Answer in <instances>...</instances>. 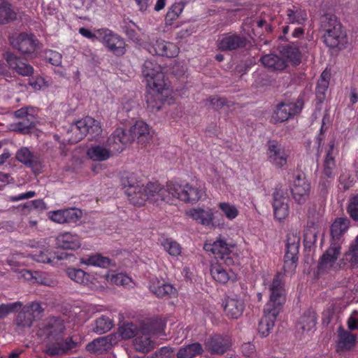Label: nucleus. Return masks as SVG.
Wrapping results in <instances>:
<instances>
[{
	"mask_svg": "<svg viewBox=\"0 0 358 358\" xmlns=\"http://www.w3.org/2000/svg\"><path fill=\"white\" fill-rule=\"evenodd\" d=\"M269 300L264 309V315L259 322L258 331L266 337L275 324V320L286 301V292L281 275L277 273L268 287Z\"/></svg>",
	"mask_w": 358,
	"mask_h": 358,
	"instance_id": "f257e3e1",
	"label": "nucleus"
},
{
	"mask_svg": "<svg viewBox=\"0 0 358 358\" xmlns=\"http://www.w3.org/2000/svg\"><path fill=\"white\" fill-rule=\"evenodd\" d=\"M65 326L62 320L52 318L41 329V334L47 339L45 352L52 357L66 354L76 347L77 342L73 337L63 338Z\"/></svg>",
	"mask_w": 358,
	"mask_h": 358,
	"instance_id": "f03ea898",
	"label": "nucleus"
},
{
	"mask_svg": "<svg viewBox=\"0 0 358 358\" xmlns=\"http://www.w3.org/2000/svg\"><path fill=\"white\" fill-rule=\"evenodd\" d=\"M171 185L173 184H169L167 187L165 188L157 182H148L146 186L143 185L141 194L137 196V199L142 200V205L146 199L154 203H159V201L169 202L172 197Z\"/></svg>",
	"mask_w": 358,
	"mask_h": 358,
	"instance_id": "7ed1b4c3",
	"label": "nucleus"
},
{
	"mask_svg": "<svg viewBox=\"0 0 358 358\" xmlns=\"http://www.w3.org/2000/svg\"><path fill=\"white\" fill-rule=\"evenodd\" d=\"M300 236L298 233H289L286 240V250L284 257V271L285 273L292 274L298 261Z\"/></svg>",
	"mask_w": 358,
	"mask_h": 358,
	"instance_id": "20e7f679",
	"label": "nucleus"
},
{
	"mask_svg": "<svg viewBox=\"0 0 358 358\" xmlns=\"http://www.w3.org/2000/svg\"><path fill=\"white\" fill-rule=\"evenodd\" d=\"M157 331L151 324H146L139 328L137 334L133 339V346L136 351L141 353H148L156 346L152 336L156 334Z\"/></svg>",
	"mask_w": 358,
	"mask_h": 358,
	"instance_id": "39448f33",
	"label": "nucleus"
},
{
	"mask_svg": "<svg viewBox=\"0 0 358 358\" xmlns=\"http://www.w3.org/2000/svg\"><path fill=\"white\" fill-rule=\"evenodd\" d=\"M14 117L18 120L17 122L11 124L14 131L22 134H28L36 125V117L32 107H23L15 110Z\"/></svg>",
	"mask_w": 358,
	"mask_h": 358,
	"instance_id": "423d86ee",
	"label": "nucleus"
},
{
	"mask_svg": "<svg viewBox=\"0 0 358 358\" xmlns=\"http://www.w3.org/2000/svg\"><path fill=\"white\" fill-rule=\"evenodd\" d=\"M142 73L147 81L148 87H165L164 73L160 65L152 60L145 61Z\"/></svg>",
	"mask_w": 358,
	"mask_h": 358,
	"instance_id": "0eeeda50",
	"label": "nucleus"
},
{
	"mask_svg": "<svg viewBox=\"0 0 358 358\" xmlns=\"http://www.w3.org/2000/svg\"><path fill=\"white\" fill-rule=\"evenodd\" d=\"M289 189L294 200L298 204H303L309 199L310 185L304 176L301 174L293 176Z\"/></svg>",
	"mask_w": 358,
	"mask_h": 358,
	"instance_id": "6e6552de",
	"label": "nucleus"
},
{
	"mask_svg": "<svg viewBox=\"0 0 358 358\" xmlns=\"http://www.w3.org/2000/svg\"><path fill=\"white\" fill-rule=\"evenodd\" d=\"M303 106V101L301 99H298L296 102H281L278 104L272 115V120L274 123L285 122L299 114Z\"/></svg>",
	"mask_w": 358,
	"mask_h": 358,
	"instance_id": "1a4fd4ad",
	"label": "nucleus"
},
{
	"mask_svg": "<svg viewBox=\"0 0 358 358\" xmlns=\"http://www.w3.org/2000/svg\"><path fill=\"white\" fill-rule=\"evenodd\" d=\"M233 245H229L224 240H217L213 243H206L204 249L211 252L215 258L223 264L231 266L234 264L233 258L231 257Z\"/></svg>",
	"mask_w": 358,
	"mask_h": 358,
	"instance_id": "9d476101",
	"label": "nucleus"
},
{
	"mask_svg": "<svg viewBox=\"0 0 358 358\" xmlns=\"http://www.w3.org/2000/svg\"><path fill=\"white\" fill-rule=\"evenodd\" d=\"M101 42L108 51L116 56H122L126 52V44L124 38L109 29L99 31Z\"/></svg>",
	"mask_w": 358,
	"mask_h": 358,
	"instance_id": "9b49d317",
	"label": "nucleus"
},
{
	"mask_svg": "<svg viewBox=\"0 0 358 358\" xmlns=\"http://www.w3.org/2000/svg\"><path fill=\"white\" fill-rule=\"evenodd\" d=\"M274 216L278 220H284L289 215V196L286 188L278 185L273 194Z\"/></svg>",
	"mask_w": 358,
	"mask_h": 358,
	"instance_id": "f8f14e48",
	"label": "nucleus"
},
{
	"mask_svg": "<svg viewBox=\"0 0 358 358\" xmlns=\"http://www.w3.org/2000/svg\"><path fill=\"white\" fill-rule=\"evenodd\" d=\"M121 182L124 188L126 189L125 194L130 202L136 206H142V200L137 199V196L141 194L143 185L137 181L135 175L132 173H124L121 178Z\"/></svg>",
	"mask_w": 358,
	"mask_h": 358,
	"instance_id": "ddd939ff",
	"label": "nucleus"
},
{
	"mask_svg": "<svg viewBox=\"0 0 358 358\" xmlns=\"http://www.w3.org/2000/svg\"><path fill=\"white\" fill-rule=\"evenodd\" d=\"M268 161L278 168L284 166L287 162L288 153L276 140H269L266 143Z\"/></svg>",
	"mask_w": 358,
	"mask_h": 358,
	"instance_id": "4468645a",
	"label": "nucleus"
},
{
	"mask_svg": "<svg viewBox=\"0 0 358 358\" xmlns=\"http://www.w3.org/2000/svg\"><path fill=\"white\" fill-rule=\"evenodd\" d=\"M232 345L231 337L228 335L214 334L205 343L206 350L212 355H222L229 350Z\"/></svg>",
	"mask_w": 358,
	"mask_h": 358,
	"instance_id": "2eb2a0df",
	"label": "nucleus"
},
{
	"mask_svg": "<svg viewBox=\"0 0 358 358\" xmlns=\"http://www.w3.org/2000/svg\"><path fill=\"white\" fill-rule=\"evenodd\" d=\"M12 46L22 54H30L35 51L38 40L32 34L21 33L10 38Z\"/></svg>",
	"mask_w": 358,
	"mask_h": 358,
	"instance_id": "dca6fc26",
	"label": "nucleus"
},
{
	"mask_svg": "<svg viewBox=\"0 0 358 358\" xmlns=\"http://www.w3.org/2000/svg\"><path fill=\"white\" fill-rule=\"evenodd\" d=\"M132 143V137L129 131L122 128H117L108 138L107 145L114 152H121L125 148Z\"/></svg>",
	"mask_w": 358,
	"mask_h": 358,
	"instance_id": "f3484780",
	"label": "nucleus"
},
{
	"mask_svg": "<svg viewBox=\"0 0 358 358\" xmlns=\"http://www.w3.org/2000/svg\"><path fill=\"white\" fill-rule=\"evenodd\" d=\"M172 192V197H176L185 202H195L199 201L201 197V192L197 188L187 184L181 186L178 184L171 185Z\"/></svg>",
	"mask_w": 358,
	"mask_h": 358,
	"instance_id": "a211bd4d",
	"label": "nucleus"
},
{
	"mask_svg": "<svg viewBox=\"0 0 358 358\" xmlns=\"http://www.w3.org/2000/svg\"><path fill=\"white\" fill-rule=\"evenodd\" d=\"M66 273L74 282L87 286L92 289L98 290L104 288L99 283L96 278L82 269L69 268L66 270Z\"/></svg>",
	"mask_w": 358,
	"mask_h": 358,
	"instance_id": "6ab92c4d",
	"label": "nucleus"
},
{
	"mask_svg": "<svg viewBox=\"0 0 358 358\" xmlns=\"http://www.w3.org/2000/svg\"><path fill=\"white\" fill-rule=\"evenodd\" d=\"M117 343V336L115 334H109L94 339L86 345V350L90 353L101 355L110 350Z\"/></svg>",
	"mask_w": 358,
	"mask_h": 358,
	"instance_id": "aec40b11",
	"label": "nucleus"
},
{
	"mask_svg": "<svg viewBox=\"0 0 358 358\" xmlns=\"http://www.w3.org/2000/svg\"><path fill=\"white\" fill-rule=\"evenodd\" d=\"M248 40L238 34H225L217 41V48L222 51H232L246 46Z\"/></svg>",
	"mask_w": 358,
	"mask_h": 358,
	"instance_id": "412c9836",
	"label": "nucleus"
},
{
	"mask_svg": "<svg viewBox=\"0 0 358 358\" xmlns=\"http://www.w3.org/2000/svg\"><path fill=\"white\" fill-rule=\"evenodd\" d=\"M148 50L152 55L169 58L174 57L178 52V49L173 43L166 42L162 39H157L151 43Z\"/></svg>",
	"mask_w": 358,
	"mask_h": 358,
	"instance_id": "4be33fe9",
	"label": "nucleus"
},
{
	"mask_svg": "<svg viewBox=\"0 0 358 358\" xmlns=\"http://www.w3.org/2000/svg\"><path fill=\"white\" fill-rule=\"evenodd\" d=\"M4 58L9 67L17 74L22 76H30L32 75L34 68L14 53L7 52L4 55Z\"/></svg>",
	"mask_w": 358,
	"mask_h": 358,
	"instance_id": "5701e85b",
	"label": "nucleus"
},
{
	"mask_svg": "<svg viewBox=\"0 0 358 358\" xmlns=\"http://www.w3.org/2000/svg\"><path fill=\"white\" fill-rule=\"evenodd\" d=\"M341 245L338 242H331L330 247L322 256L318 264V270L327 271L334 266L340 255Z\"/></svg>",
	"mask_w": 358,
	"mask_h": 358,
	"instance_id": "b1692460",
	"label": "nucleus"
},
{
	"mask_svg": "<svg viewBox=\"0 0 358 358\" xmlns=\"http://www.w3.org/2000/svg\"><path fill=\"white\" fill-rule=\"evenodd\" d=\"M225 315L230 319H238L244 310V303L237 296H227L222 303Z\"/></svg>",
	"mask_w": 358,
	"mask_h": 358,
	"instance_id": "393cba45",
	"label": "nucleus"
},
{
	"mask_svg": "<svg viewBox=\"0 0 358 358\" xmlns=\"http://www.w3.org/2000/svg\"><path fill=\"white\" fill-rule=\"evenodd\" d=\"M323 42L330 48L344 46L346 42V34L343 26L338 27L321 34Z\"/></svg>",
	"mask_w": 358,
	"mask_h": 358,
	"instance_id": "a878e982",
	"label": "nucleus"
},
{
	"mask_svg": "<svg viewBox=\"0 0 358 358\" xmlns=\"http://www.w3.org/2000/svg\"><path fill=\"white\" fill-rule=\"evenodd\" d=\"M149 91L146 94L147 107L151 112H156L159 110L164 101L165 95L164 94L166 87H148Z\"/></svg>",
	"mask_w": 358,
	"mask_h": 358,
	"instance_id": "bb28decb",
	"label": "nucleus"
},
{
	"mask_svg": "<svg viewBox=\"0 0 358 358\" xmlns=\"http://www.w3.org/2000/svg\"><path fill=\"white\" fill-rule=\"evenodd\" d=\"M57 248L63 250H76L80 248L81 241L80 237L71 232L61 233L55 238Z\"/></svg>",
	"mask_w": 358,
	"mask_h": 358,
	"instance_id": "cd10ccee",
	"label": "nucleus"
},
{
	"mask_svg": "<svg viewBox=\"0 0 358 358\" xmlns=\"http://www.w3.org/2000/svg\"><path fill=\"white\" fill-rule=\"evenodd\" d=\"M337 151L335 149V141L331 140L329 143L328 150L324 161L322 177L325 178H334L336 169L335 157Z\"/></svg>",
	"mask_w": 358,
	"mask_h": 358,
	"instance_id": "c85d7f7f",
	"label": "nucleus"
},
{
	"mask_svg": "<svg viewBox=\"0 0 358 358\" xmlns=\"http://www.w3.org/2000/svg\"><path fill=\"white\" fill-rule=\"evenodd\" d=\"M337 332L336 350L338 352L348 351L355 347L357 341L355 334L345 330L341 326L338 327Z\"/></svg>",
	"mask_w": 358,
	"mask_h": 358,
	"instance_id": "c756f323",
	"label": "nucleus"
},
{
	"mask_svg": "<svg viewBox=\"0 0 358 358\" xmlns=\"http://www.w3.org/2000/svg\"><path fill=\"white\" fill-rule=\"evenodd\" d=\"M188 215L197 223L205 227H214V213L212 209H203L201 208H193L188 212Z\"/></svg>",
	"mask_w": 358,
	"mask_h": 358,
	"instance_id": "7c9ffc66",
	"label": "nucleus"
},
{
	"mask_svg": "<svg viewBox=\"0 0 358 358\" xmlns=\"http://www.w3.org/2000/svg\"><path fill=\"white\" fill-rule=\"evenodd\" d=\"M259 62L271 71H282L287 66L286 60L272 53L262 56Z\"/></svg>",
	"mask_w": 358,
	"mask_h": 358,
	"instance_id": "2f4dec72",
	"label": "nucleus"
},
{
	"mask_svg": "<svg viewBox=\"0 0 358 358\" xmlns=\"http://www.w3.org/2000/svg\"><path fill=\"white\" fill-rule=\"evenodd\" d=\"M319 24L318 30L321 34L342 26L338 17L331 9L321 15Z\"/></svg>",
	"mask_w": 358,
	"mask_h": 358,
	"instance_id": "473e14b6",
	"label": "nucleus"
},
{
	"mask_svg": "<svg viewBox=\"0 0 358 358\" xmlns=\"http://www.w3.org/2000/svg\"><path fill=\"white\" fill-rule=\"evenodd\" d=\"M221 264L222 262H220L211 265L210 274L214 280L222 284L227 282L229 280L235 281L236 275L231 270L228 271L224 268Z\"/></svg>",
	"mask_w": 358,
	"mask_h": 358,
	"instance_id": "72a5a7b5",
	"label": "nucleus"
},
{
	"mask_svg": "<svg viewBox=\"0 0 358 358\" xmlns=\"http://www.w3.org/2000/svg\"><path fill=\"white\" fill-rule=\"evenodd\" d=\"M84 125L83 119L71 124L66 131L67 140L70 143H77L87 135V130Z\"/></svg>",
	"mask_w": 358,
	"mask_h": 358,
	"instance_id": "f704fd0d",
	"label": "nucleus"
},
{
	"mask_svg": "<svg viewBox=\"0 0 358 358\" xmlns=\"http://www.w3.org/2000/svg\"><path fill=\"white\" fill-rule=\"evenodd\" d=\"M113 151L103 145H92L87 150V156L89 159L95 162H103L113 156Z\"/></svg>",
	"mask_w": 358,
	"mask_h": 358,
	"instance_id": "c9c22d12",
	"label": "nucleus"
},
{
	"mask_svg": "<svg viewBox=\"0 0 358 358\" xmlns=\"http://www.w3.org/2000/svg\"><path fill=\"white\" fill-rule=\"evenodd\" d=\"M150 289L157 297L170 296L176 291L172 285L162 282L157 278L151 281Z\"/></svg>",
	"mask_w": 358,
	"mask_h": 358,
	"instance_id": "e433bc0d",
	"label": "nucleus"
},
{
	"mask_svg": "<svg viewBox=\"0 0 358 358\" xmlns=\"http://www.w3.org/2000/svg\"><path fill=\"white\" fill-rule=\"evenodd\" d=\"M350 220L346 217L336 219L331 227L332 242H338L348 229Z\"/></svg>",
	"mask_w": 358,
	"mask_h": 358,
	"instance_id": "4c0bfd02",
	"label": "nucleus"
},
{
	"mask_svg": "<svg viewBox=\"0 0 358 358\" xmlns=\"http://www.w3.org/2000/svg\"><path fill=\"white\" fill-rule=\"evenodd\" d=\"M130 136L132 137V142L136 139L138 142H144L145 138L149 135V128L146 123L143 121H137L129 130Z\"/></svg>",
	"mask_w": 358,
	"mask_h": 358,
	"instance_id": "58836bf2",
	"label": "nucleus"
},
{
	"mask_svg": "<svg viewBox=\"0 0 358 358\" xmlns=\"http://www.w3.org/2000/svg\"><path fill=\"white\" fill-rule=\"evenodd\" d=\"M317 323V317L314 311L308 310L301 317L298 327L302 332L308 331L313 329Z\"/></svg>",
	"mask_w": 358,
	"mask_h": 358,
	"instance_id": "ea45409f",
	"label": "nucleus"
},
{
	"mask_svg": "<svg viewBox=\"0 0 358 358\" xmlns=\"http://www.w3.org/2000/svg\"><path fill=\"white\" fill-rule=\"evenodd\" d=\"M287 15L289 23L303 24L307 20V14L304 10L299 6H292L287 10Z\"/></svg>",
	"mask_w": 358,
	"mask_h": 358,
	"instance_id": "a19ab883",
	"label": "nucleus"
},
{
	"mask_svg": "<svg viewBox=\"0 0 358 358\" xmlns=\"http://www.w3.org/2000/svg\"><path fill=\"white\" fill-rule=\"evenodd\" d=\"M17 160L27 166H33L38 163V158L26 147L17 150L15 155Z\"/></svg>",
	"mask_w": 358,
	"mask_h": 358,
	"instance_id": "79ce46f5",
	"label": "nucleus"
},
{
	"mask_svg": "<svg viewBox=\"0 0 358 358\" xmlns=\"http://www.w3.org/2000/svg\"><path fill=\"white\" fill-rule=\"evenodd\" d=\"M203 350L199 343H194L180 348L178 353V358H194L195 356L201 355Z\"/></svg>",
	"mask_w": 358,
	"mask_h": 358,
	"instance_id": "37998d69",
	"label": "nucleus"
},
{
	"mask_svg": "<svg viewBox=\"0 0 358 358\" xmlns=\"http://www.w3.org/2000/svg\"><path fill=\"white\" fill-rule=\"evenodd\" d=\"M16 19V13L11 5L5 0H0V24H6Z\"/></svg>",
	"mask_w": 358,
	"mask_h": 358,
	"instance_id": "c03bdc74",
	"label": "nucleus"
},
{
	"mask_svg": "<svg viewBox=\"0 0 358 358\" xmlns=\"http://www.w3.org/2000/svg\"><path fill=\"white\" fill-rule=\"evenodd\" d=\"M282 55L288 59L294 65H298L301 62V55L298 48L292 45H285L280 50Z\"/></svg>",
	"mask_w": 358,
	"mask_h": 358,
	"instance_id": "a18cd8bd",
	"label": "nucleus"
},
{
	"mask_svg": "<svg viewBox=\"0 0 358 358\" xmlns=\"http://www.w3.org/2000/svg\"><path fill=\"white\" fill-rule=\"evenodd\" d=\"M345 261L348 262L352 268H358V236L351 243L348 251L345 252Z\"/></svg>",
	"mask_w": 358,
	"mask_h": 358,
	"instance_id": "49530a36",
	"label": "nucleus"
},
{
	"mask_svg": "<svg viewBox=\"0 0 358 358\" xmlns=\"http://www.w3.org/2000/svg\"><path fill=\"white\" fill-rule=\"evenodd\" d=\"M31 258L40 263L51 264L55 258L54 254L48 248L37 250L31 254Z\"/></svg>",
	"mask_w": 358,
	"mask_h": 358,
	"instance_id": "de8ad7c7",
	"label": "nucleus"
},
{
	"mask_svg": "<svg viewBox=\"0 0 358 358\" xmlns=\"http://www.w3.org/2000/svg\"><path fill=\"white\" fill-rule=\"evenodd\" d=\"M110 262L111 261L108 257H103L99 254L81 259V262L83 264L103 268L108 266L110 264Z\"/></svg>",
	"mask_w": 358,
	"mask_h": 358,
	"instance_id": "09e8293b",
	"label": "nucleus"
},
{
	"mask_svg": "<svg viewBox=\"0 0 358 358\" xmlns=\"http://www.w3.org/2000/svg\"><path fill=\"white\" fill-rule=\"evenodd\" d=\"M113 326V320L108 317L103 315L95 320L93 331L101 334L110 331Z\"/></svg>",
	"mask_w": 358,
	"mask_h": 358,
	"instance_id": "8fccbe9b",
	"label": "nucleus"
},
{
	"mask_svg": "<svg viewBox=\"0 0 358 358\" xmlns=\"http://www.w3.org/2000/svg\"><path fill=\"white\" fill-rule=\"evenodd\" d=\"M83 122L87 134H89L92 138L101 134L102 129L98 121L92 117H86L83 118Z\"/></svg>",
	"mask_w": 358,
	"mask_h": 358,
	"instance_id": "3c124183",
	"label": "nucleus"
},
{
	"mask_svg": "<svg viewBox=\"0 0 358 358\" xmlns=\"http://www.w3.org/2000/svg\"><path fill=\"white\" fill-rule=\"evenodd\" d=\"M27 310L23 308L17 315L15 320V324L17 327L24 329L26 327H30L32 325L33 322L36 320L34 316L31 315Z\"/></svg>",
	"mask_w": 358,
	"mask_h": 358,
	"instance_id": "603ef678",
	"label": "nucleus"
},
{
	"mask_svg": "<svg viewBox=\"0 0 358 358\" xmlns=\"http://www.w3.org/2000/svg\"><path fill=\"white\" fill-rule=\"evenodd\" d=\"M138 329L133 323H126L119 327L118 331L122 339L135 338Z\"/></svg>",
	"mask_w": 358,
	"mask_h": 358,
	"instance_id": "864d4df0",
	"label": "nucleus"
},
{
	"mask_svg": "<svg viewBox=\"0 0 358 358\" xmlns=\"http://www.w3.org/2000/svg\"><path fill=\"white\" fill-rule=\"evenodd\" d=\"M218 206L229 220L234 219L238 214L236 207L229 203L221 202L218 204Z\"/></svg>",
	"mask_w": 358,
	"mask_h": 358,
	"instance_id": "5fc2aeb1",
	"label": "nucleus"
},
{
	"mask_svg": "<svg viewBox=\"0 0 358 358\" xmlns=\"http://www.w3.org/2000/svg\"><path fill=\"white\" fill-rule=\"evenodd\" d=\"M22 306L20 301L0 305V318L6 317L9 313L17 311Z\"/></svg>",
	"mask_w": 358,
	"mask_h": 358,
	"instance_id": "6e6d98bb",
	"label": "nucleus"
},
{
	"mask_svg": "<svg viewBox=\"0 0 358 358\" xmlns=\"http://www.w3.org/2000/svg\"><path fill=\"white\" fill-rule=\"evenodd\" d=\"M182 10V8L180 4H173L167 12L165 17L166 25H171L173 21L179 16Z\"/></svg>",
	"mask_w": 358,
	"mask_h": 358,
	"instance_id": "4d7b16f0",
	"label": "nucleus"
},
{
	"mask_svg": "<svg viewBox=\"0 0 358 358\" xmlns=\"http://www.w3.org/2000/svg\"><path fill=\"white\" fill-rule=\"evenodd\" d=\"M162 245L164 250L172 256H178L180 254L181 248L180 245L171 239L164 240Z\"/></svg>",
	"mask_w": 358,
	"mask_h": 358,
	"instance_id": "13d9d810",
	"label": "nucleus"
},
{
	"mask_svg": "<svg viewBox=\"0 0 358 358\" xmlns=\"http://www.w3.org/2000/svg\"><path fill=\"white\" fill-rule=\"evenodd\" d=\"M329 87V80L327 79H319L315 90L317 98L321 102L325 98V93Z\"/></svg>",
	"mask_w": 358,
	"mask_h": 358,
	"instance_id": "bf43d9fd",
	"label": "nucleus"
},
{
	"mask_svg": "<svg viewBox=\"0 0 358 358\" xmlns=\"http://www.w3.org/2000/svg\"><path fill=\"white\" fill-rule=\"evenodd\" d=\"M347 211L352 219L358 220V194L350 199Z\"/></svg>",
	"mask_w": 358,
	"mask_h": 358,
	"instance_id": "052dcab7",
	"label": "nucleus"
},
{
	"mask_svg": "<svg viewBox=\"0 0 358 358\" xmlns=\"http://www.w3.org/2000/svg\"><path fill=\"white\" fill-rule=\"evenodd\" d=\"M108 278L112 283L119 286H126L131 282V279L123 273L113 274Z\"/></svg>",
	"mask_w": 358,
	"mask_h": 358,
	"instance_id": "680f3d73",
	"label": "nucleus"
},
{
	"mask_svg": "<svg viewBox=\"0 0 358 358\" xmlns=\"http://www.w3.org/2000/svg\"><path fill=\"white\" fill-rule=\"evenodd\" d=\"M64 215L65 217L66 223L76 222L81 217L82 212L77 208H68L64 209Z\"/></svg>",
	"mask_w": 358,
	"mask_h": 358,
	"instance_id": "e2e57ef3",
	"label": "nucleus"
},
{
	"mask_svg": "<svg viewBox=\"0 0 358 358\" xmlns=\"http://www.w3.org/2000/svg\"><path fill=\"white\" fill-rule=\"evenodd\" d=\"M22 273V275L26 279L32 280L33 282H36L41 285H46L45 280L38 272L32 273L29 270H23Z\"/></svg>",
	"mask_w": 358,
	"mask_h": 358,
	"instance_id": "0e129e2a",
	"label": "nucleus"
},
{
	"mask_svg": "<svg viewBox=\"0 0 358 358\" xmlns=\"http://www.w3.org/2000/svg\"><path fill=\"white\" fill-rule=\"evenodd\" d=\"M317 238V231L314 227L307 229L304 232V242L306 245L314 244Z\"/></svg>",
	"mask_w": 358,
	"mask_h": 358,
	"instance_id": "69168bd1",
	"label": "nucleus"
},
{
	"mask_svg": "<svg viewBox=\"0 0 358 358\" xmlns=\"http://www.w3.org/2000/svg\"><path fill=\"white\" fill-rule=\"evenodd\" d=\"M206 101L212 106L214 110H217L221 109L227 103V100L225 99L217 96L209 97L206 99Z\"/></svg>",
	"mask_w": 358,
	"mask_h": 358,
	"instance_id": "338daca9",
	"label": "nucleus"
},
{
	"mask_svg": "<svg viewBox=\"0 0 358 358\" xmlns=\"http://www.w3.org/2000/svg\"><path fill=\"white\" fill-rule=\"evenodd\" d=\"M348 327L350 330H358V312L354 310L347 321Z\"/></svg>",
	"mask_w": 358,
	"mask_h": 358,
	"instance_id": "774afa93",
	"label": "nucleus"
}]
</instances>
